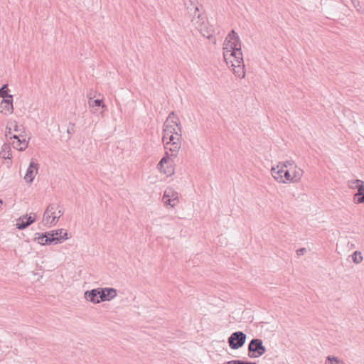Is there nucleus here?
I'll list each match as a JSON object with an SVG mask.
<instances>
[{"label":"nucleus","instance_id":"1","mask_svg":"<svg viewBox=\"0 0 364 364\" xmlns=\"http://www.w3.org/2000/svg\"><path fill=\"white\" fill-rule=\"evenodd\" d=\"M223 57L226 64L232 68L235 75L239 78L245 77L241 41L237 33L232 30L225 38L223 44Z\"/></svg>","mask_w":364,"mask_h":364},{"label":"nucleus","instance_id":"2","mask_svg":"<svg viewBox=\"0 0 364 364\" xmlns=\"http://www.w3.org/2000/svg\"><path fill=\"white\" fill-rule=\"evenodd\" d=\"M188 12L191 16H193L192 21H196V23L198 26L197 28L199 30L203 36L205 37L208 39H210L215 33V29L213 26H208V24L203 22L200 23V20H203V17L201 16V14H199L198 7L197 6H193V8L187 7Z\"/></svg>","mask_w":364,"mask_h":364},{"label":"nucleus","instance_id":"3","mask_svg":"<svg viewBox=\"0 0 364 364\" xmlns=\"http://www.w3.org/2000/svg\"><path fill=\"white\" fill-rule=\"evenodd\" d=\"M164 129L170 132L173 135L181 134V125L179 118L171 112L164 123Z\"/></svg>","mask_w":364,"mask_h":364},{"label":"nucleus","instance_id":"4","mask_svg":"<svg viewBox=\"0 0 364 364\" xmlns=\"http://www.w3.org/2000/svg\"><path fill=\"white\" fill-rule=\"evenodd\" d=\"M266 352V348L262 341L259 338H253L248 345V356L250 358H258Z\"/></svg>","mask_w":364,"mask_h":364},{"label":"nucleus","instance_id":"5","mask_svg":"<svg viewBox=\"0 0 364 364\" xmlns=\"http://www.w3.org/2000/svg\"><path fill=\"white\" fill-rule=\"evenodd\" d=\"M246 334L242 331L232 333L228 339L229 346L232 350L241 348L246 341Z\"/></svg>","mask_w":364,"mask_h":364},{"label":"nucleus","instance_id":"6","mask_svg":"<svg viewBox=\"0 0 364 364\" xmlns=\"http://www.w3.org/2000/svg\"><path fill=\"white\" fill-rule=\"evenodd\" d=\"M36 213H31L30 215H24L21 216L16 224V228L18 230H24L36 220Z\"/></svg>","mask_w":364,"mask_h":364},{"label":"nucleus","instance_id":"7","mask_svg":"<svg viewBox=\"0 0 364 364\" xmlns=\"http://www.w3.org/2000/svg\"><path fill=\"white\" fill-rule=\"evenodd\" d=\"M100 301H110L117 295V291L112 287L98 288Z\"/></svg>","mask_w":364,"mask_h":364},{"label":"nucleus","instance_id":"8","mask_svg":"<svg viewBox=\"0 0 364 364\" xmlns=\"http://www.w3.org/2000/svg\"><path fill=\"white\" fill-rule=\"evenodd\" d=\"M181 146V134L176 135V139L174 141L170 142H165L164 148L168 149L173 154V156H176V154L179 151Z\"/></svg>","mask_w":364,"mask_h":364},{"label":"nucleus","instance_id":"9","mask_svg":"<svg viewBox=\"0 0 364 364\" xmlns=\"http://www.w3.org/2000/svg\"><path fill=\"white\" fill-rule=\"evenodd\" d=\"M38 168L39 164L38 163L31 161L27 168L26 173L24 176V180L26 181V182L29 183L33 182L35 176L38 173Z\"/></svg>","mask_w":364,"mask_h":364},{"label":"nucleus","instance_id":"10","mask_svg":"<svg viewBox=\"0 0 364 364\" xmlns=\"http://www.w3.org/2000/svg\"><path fill=\"white\" fill-rule=\"evenodd\" d=\"M48 234L50 237L57 238V240H55V241L53 242H55V244H57L58 242L61 243L63 240L68 239V233L63 229L51 230L48 232Z\"/></svg>","mask_w":364,"mask_h":364},{"label":"nucleus","instance_id":"11","mask_svg":"<svg viewBox=\"0 0 364 364\" xmlns=\"http://www.w3.org/2000/svg\"><path fill=\"white\" fill-rule=\"evenodd\" d=\"M59 208L60 205L58 203H50L46 208L43 213V221H46V225H48L49 227H50V222L51 220L50 218H52L53 211L57 210Z\"/></svg>","mask_w":364,"mask_h":364},{"label":"nucleus","instance_id":"12","mask_svg":"<svg viewBox=\"0 0 364 364\" xmlns=\"http://www.w3.org/2000/svg\"><path fill=\"white\" fill-rule=\"evenodd\" d=\"M57 238L50 237L48 232L44 233L37 232L36 233L35 240L41 245H48L53 243Z\"/></svg>","mask_w":364,"mask_h":364},{"label":"nucleus","instance_id":"13","mask_svg":"<svg viewBox=\"0 0 364 364\" xmlns=\"http://www.w3.org/2000/svg\"><path fill=\"white\" fill-rule=\"evenodd\" d=\"M85 299L95 304H99L100 302V299L99 297V289H93L90 291H86L84 294Z\"/></svg>","mask_w":364,"mask_h":364},{"label":"nucleus","instance_id":"14","mask_svg":"<svg viewBox=\"0 0 364 364\" xmlns=\"http://www.w3.org/2000/svg\"><path fill=\"white\" fill-rule=\"evenodd\" d=\"M284 169L282 168L280 164H278L276 167L271 168V173L273 178L279 183H285V180L283 177Z\"/></svg>","mask_w":364,"mask_h":364},{"label":"nucleus","instance_id":"15","mask_svg":"<svg viewBox=\"0 0 364 364\" xmlns=\"http://www.w3.org/2000/svg\"><path fill=\"white\" fill-rule=\"evenodd\" d=\"M28 141L26 140V135L16 141H12V145L14 149L18 151H23L28 147Z\"/></svg>","mask_w":364,"mask_h":364},{"label":"nucleus","instance_id":"16","mask_svg":"<svg viewBox=\"0 0 364 364\" xmlns=\"http://www.w3.org/2000/svg\"><path fill=\"white\" fill-rule=\"evenodd\" d=\"M353 183H357L356 188H358V192L353 196V201L357 203V199L361 196H364V181L360 179L353 180Z\"/></svg>","mask_w":364,"mask_h":364},{"label":"nucleus","instance_id":"17","mask_svg":"<svg viewBox=\"0 0 364 364\" xmlns=\"http://www.w3.org/2000/svg\"><path fill=\"white\" fill-rule=\"evenodd\" d=\"M13 96L11 95H9L6 98L3 99L1 102V107L6 110L7 112L12 113L14 110L13 107Z\"/></svg>","mask_w":364,"mask_h":364},{"label":"nucleus","instance_id":"18","mask_svg":"<svg viewBox=\"0 0 364 364\" xmlns=\"http://www.w3.org/2000/svg\"><path fill=\"white\" fill-rule=\"evenodd\" d=\"M294 170H291V173L293 178V183H296L300 181L301 178L303 176V170L298 168L296 165H294L293 167Z\"/></svg>","mask_w":364,"mask_h":364},{"label":"nucleus","instance_id":"19","mask_svg":"<svg viewBox=\"0 0 364 364\" xmlns=\"http://www.w3.org/2000/svg\"><path fill=\"white\" fill-rule=\"evenodd\" d=\"M178 198V193L176 192L173 188H167L163 196V200L166 199H172V198Z\"/></svg>","mask_w":364,"mask_h":364},{"label":"nucleus","instance_id":"20","mask_svg":"<svg viewBox=\"0 0 364 364\" xmlns=\"http://www.w3.org/2000/svg\"><path fill=\"white\" fill-rule=\"evenodd\" d=\"M64 212L60 209V208L57 210H54L52 214V218L50 222V226L55 225L58 221V219L63 215Z\"/></svg>","mask_w":364,"mask_h":364},{"label":"nucleus","instance_id":"21","mask_svg":"<svg viewBox=\"0 0 364 364\" xmlns=\"http://www.w3.org/2000/svg\"><path fill=\"white\" fill-rule=\"evenodd\" d=\"M1 154L4 159H9L11 158V150L9 144H4L2 146Z\"/></svg>","mask_w":364,"mask_h":364},{"label":"nucleus","instance_id":"22","mask_svg":"<svg viewBox=\"0 0 364 364\" xmlns=\"http://www.w3.org/2000/svg\"><path fill=\"white\" fill-rule=\"evenodd\" d=\"M164 135L162 137V141L164 144L165 142H170L171 141H174L175 139H176V135H173L172 134H170V132L166 131V129H163Z\"/></svg>","mask_w":364,"mask_h":364},{"label":"nucleus","instance_id":"23","mask_svg":"<svg viewBox=\"0 0 364 364\" xmlns=\"http://www.w3.org/2000/svg\"><path fill=\"white\" fill-rule=\"evenodd\" d=\"M9 124L13 128L14 131L16 132L17 134H22L24 132V127L21 125L18 126L16 121L11 122L9 123Z\"/></svg>","mask_w":364,"mask_h":364},{"label":"nucleus","instance_id":"24","mask_svg":"<svg viewBox=\"0 0 364 364\" xmlns=\"http://www.w3.org/2000/svg\"><path fill=\"white\" fill-rule=\"evenodd\" d=\"M158 168L160 170L161 172H163L164 173L171 176L173 173V169L171 166L166 168L164 167V165L159 166V163L157 164Z\"/></svg>","mask_w":364,"mask_h":364},{"label":"nucleus","instance_id":"25","mask_svg":"<svg viewBox=\"0 0 364 364\" xmlns=\"http://www.w3.org/2000/svg\"><path fill=\"white\" fill-rule=\"evenodd\" d=\"M352 259L354 263L359 264L363 260V257L360 252L355 251L352 255Z\"/></svg>","mask_w":364,"mask_h":364},{"label":"nucleus","instance_id":"26","mask_svg":"<svg viewBox=\"0 0 364 364\" xmlns=\"http://www.w3.org/2000/svg\"><path fill=\"white\" fill-rule=\"evenodd\" d=\"M291 171V168L284 170L283 177L285 180V183L287 181H290V182L293 183V178H292Z\"/></svg>","mask_w":364,"mask_h":364},{"label":"nucleus","instance_id":"27","mask_svg":"<svg viewBox=\"0 0 364 364\" xmlns=\"http://www.w3.org/2000/svg\"><path fill=\"white\" fill-rule=\"evenodd\" d=\"M89 105L90 107H100V106L102 107H105V105L102 102V100H99V99H97V100H95L92 101H89Z\"/></svg>","mask_w":364,"mask_h":364},{"label":"nucleus","instance_id":"28","mask_svg":"<svg viewBox=\"0 0 364 364\" xmlns=\"http://www.w3.org/2000/svg\"><path fill=\"white\" fill-rule=\"evenodd\" d=\"M165 205H169L172 208L175 207L177 203H178V198H172V199H166L163 200Z\"/></svg>","mask_w":364,"mask_h":364},{"label":"nucleus","instance_id":"29","mask_svg":"<svg viewBox=\"0 0 364 364\" xmlns=\"http://www.w3.org/2000/svg\"><path fill=\"white\" fill-rule=\"evenodd\" d=\"M224 364H257L256 363L244 361L241 360H232L225 363Z\"/></svg>","mask_w":364,"mask_h":364},{"label":"nucleus","instance_id":"30","mask_svg":"<svg viewBox=\"0 0 364 364\" xmlns=\"http://www.w3.org/2000/svg\"><path fill=\"white\" fill-rule=\"evenodd\" d=\"M9 95L8 94V89H7V85H4L0 88V97H2L3 99L8 97Z\"/></svg>","mask_w":364,"mask_h":364},{"label":"nucleus","instance_id":"31","mask_svg":"<svg viewBox=\"0 0 364 364\" xmlns=\"http://www.w3.org/2000/svg\"><path fill=\"white\" fill-rule=\"evenodd\" d=\"M282 166V168H289V169L292 168L294 166V162L293 161H286L283 164H279Z\"/></svg>","mask_w":364,"mask_h":364},{"label":"nucleus","instance_id":"32","mask_svg":"<svg viewBox=\"0 0 364 364\" xmlns=\"http://www.w3.org/2000/svg\"><path fill=\"white\" fill-rule=\"evenodd\" d=\"M75 132V125L74 123L70 122L68 127L67 133L73 134Z\"/></svg>","mask_w":364,"mask_h":364},{"label":"nucleus","instance_id":"33","mask_svg":"<svg viewBox=\"0 0 364 364\" xmlns=\"http://www.w3.org/2000/svg\"><path fill=\"white\" fill-rule=\"evenodd\" d=\"M354 7L357 9V11H360L362 9V6H360V1L358 0H351Z\"/></svg>","mask_w":364,"mask_h":364},{"label":"nucleus","instance_id":"34","mask_svg":"<svg viewBox=\"0 0 364 364\" xmlns=\"http://www.w3.org/2000/svg\"><path fill=\"white\" fill-rule=\"evenodd\" d=\"M168 159H169V157H168V155H167V156H164V157L161 159V161L159 162V166L165 165L166 164H167V163H168Z\"/></svg>","mask_w":364,"mask_h":364},{"label":"nucleus","instance_id":"35","mask_svg":"<svg viewBox=\"0 0 364 364\" xmlns=\"http://www.w3.org/2000/svg\"><path fill=\"white\" fill-rule=\"evenodd\" d=\"M23 134H14L12 136H10V139L11 140H13V141H16L17 140V139H21V137H23Z\"/></svg>","mask_w":364,"mask_h":364},{"label":"nucleus","instance_id":"36","mask_svg":"<svg viewBox=\"0 0 364 364\" xmlns=\"http://www.w3.org/2000/svg\"><path fill=\"white\" fill-rule=\"evenodd\" d=\"M306 252V248H304V247L299 248L296 250V255L298 256H301V255H303Z\"/></svg>","mask_w":364,"mask_h":364},{"label":"nucleus","instance_id":"37","mask_svg":"<svg viewBox=\"0 0 364 364\" xmlns=\"http://www.w3.org/2000/svg\"><path fill=\"white\" fill-rule=\"evenodd\" d=\"M11 130H12V127L9 125H8L6 127V136H10L11 134Z\"/></svg>","mask_w":364,"mask_h":364},{"label":"nucleus","instance_id":"38","mask_svg":"<svg viewBox=\"0 0 364 364\" xmlns=\"http://www.w3.org/2000/svg\"><path fill=\"white\" fill-rule=\"evenodd\" d=\"M357 183H353V180L348 181V186L350 188H356Z\"/></svg>","mask_w":364,"mask_h":364},{"label":"nucleus","instance_id":"39","mask_svg":"<svg viewBox=\"0 0 364 364\" xmlns=\"http://www.w3.org/2000/svg\"><path fill=\"white\" fill-rule=\"evenodd\" d=\"M364 203V195L361 196L359 199H357V203Z\"/></svg>","mask_w":364,"mask_h":364},{"label":"nucleus","instance_id":"40","mask_svg":"<svg viewBox=\"0 0 364 364\" xmlns=\"http://www.w3.org/2000/svg\"><path fill=\"white\" fill-rule=\"evenodd\" d=\"M90 100H92V95H88Z\"/></svg>","mask_w":364,"mask_h":364}]
</instances>
